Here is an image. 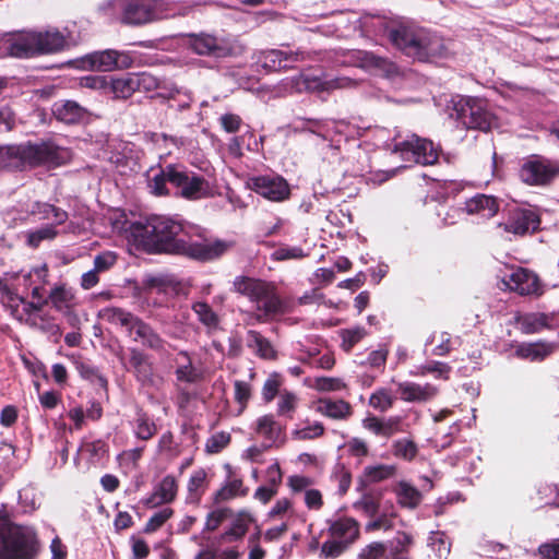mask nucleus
Segmentation results:
<instances>
[{
  "mask_svg": "<svg viewBox=\"0 0 559 559\" xmlns=\"http://www.w3.org/2000/svg\"><path fill=\"white\" fill-rule=\"evenodd\" d=\"M518 323L523 333L534 334L548 326V317L544 313H526L518 318Z\"/></svg>",
  "mask_w": 559,
  "mask_h": 559,
  "instance_id": "obj_36",
  "label": "nucleus"
},
{
  "mask_svg": "<svg viewBox=\"0 0 559 559\" xmlns=\"http://www.w3.org/2000/svg\"><path fill=\"white\" fill-rule=\"evenodd\" d=\"M358 85L356 80H353L347 76L335 78L331 80H325L320 84L321 90L323 91H332L338 88H354Z\"/></svg>",
  "mask_w": 559,
  "mask_h": 559,
  "instance_id": "obj_52",
  "label": "nucleus"
},
{
  "mask_svg": "<svg viewBox=\"0 0 559 559\" xmlns=\"http://www.w3.org/2000/svg\"><path fill=\"white\" fill-rule=\"evenodd\" d=\"M452 116L466 129L489 131L497 126L488 104L477 97H464L454 104Z\"/></svg>",
  "mask_w": 559,
  "mask_h": 559,
  "instance_id": "obj_5",
  "label": "nucleus"
},
{
  "mask_svg": "<svg viewBox=\"0 0 559 559\" xmlns=\"http://www.w3.org/2000/svg\"><path fill=\"white\" fill-rule=\"evenodd\" d=\"M9 157L17 158L21 163L29 166L59 165L66 158V151L52 142H27L9 146Z\"/></svg>",
  "mask_w": 559,
  "mask_h": 559,
  "instance_id": "obj_6",
  "label": "nucleus"
},
{
  "mask_svg": "<svg viewBox=\"0 0 559 559\" xmlns=\"http://www.w3.org/2000/svg\"><path fill=\"white\" fill-rule=\"evenodd\" d=\"M130 369L136 379L142 383H151L153 381V368L147 356L138 348L130 349L129 357Z\"/></svg>",
  "mask_w": 559,
  "mask_h": 559,
  "instance_id": "obj_23",
  "label": "nucleus"
},
{
  "mask_svg": "<svg viewBox=\"0 0 559 559\" xmlns=\"http://www.w3.org/2000/svg\"><path fill=\"white\" fill-rule=\"evenodd\" d=\"M402 418L400 416H392L382 420V436L389 438L394 433L402 432Z\"/></svg>",
  "mask_w": 559,
  "mask_h": 559,
  "instance_id": "obj_61",
  "label": "nucleus"
},
{
  "mask_svg": "<svg viewBox=\"0 0 559 559\" xmlns=\"http://www.w3.org/2000/svg\"><path fill=\"white\" fill-rule=\"evenodd\" d=\"M188 44L195 53L201 56L225 58L235 52L234 46L228 39L207 33L190 34Z\"/></svg>",
  "mask_w": 559,
  "mask_h": 559,
  "instance_id": "obj_9",
  "label": "nucleus"
},
{
  "mask_svg": "<svg viewBox=\"0 0 559 559\" xmlns=\"http://www.w3.org/2000/svg\"><path fill=\"white\" fill-rule=\"evenodd\" d=\"M74 295L71 289L67 288L64 285H59L50 290L47 299L56 310L62 311L70 307Z\"/></svg>",
  "mask_w": 559,
  "mask_h": 559,
  "instance_id": "obj_37",
  "label": "nucleus"
},
{
  "mask_svg": "<svg viewBox=\"0 0 559 559\" xmlns=\"http://www.w3.org/2000/svg\"><path fill=\"white\" fill-rule=\"evenodd\" d=\"M81 451L88 454L92 463H96L105 456L107 453V447L105 442L96 440L84 443L81 448Z\"/></svg>",
  "mask_w": 559,
  "mask_h": 559,
  "instance_id": "obj_47",
  "label": "nucleus"
},
{
  "mask_svg": "<svg viewBox=\"0 0 559 559\" xmlns=\"http://www.w3.org/2000/svg\"><path fill=\"white\" fill-rule=\"evenodd\" d=\"M395 401L391 391L386 388L376 390L369 397V405L379 412L390 409Z\"/></svg>",
  "mask_w": 559,
  "mask_h": 559,
  "instance_id": "obj_40",
  "label": "nucleus"
},
{
  "mask_svg": "<svg viewBox=\"0 0 559 559\" xmlns=\"http://www.w3.org/2000/svg\"><path fill=\"white\" fill-rule=\"evenodd\" d=\"M346 543H343L341 540H328L323 543L321 547V555L325 558H336L338 557L347 547Z\"/></svg>",
  "mask_w": 559,
  "mask_h": 559,
  "instance_id": "obj_57",
  "label": "nucleus"
},
{
  "mask_svg": "<svg viewBox=\"0 0 559 559\" xmlns=\"http://www.w3.org/2000/svg\"><path fill=\"white\" fill-rule=\"evenodd\" d=\"M178 485L176 478L171 475H167L155 486L153 493L147 498L145 504L154 508L159 504L169 503L175 500Z\"/></svg>",
  "mask_w": 559,
  "mask_h": 559,
  "instance_id": "obj_20",
  "label": "nucleus"
},
{
  "mask_svg": "<svg viewBox=\"0 0 559 559\" xmlns=\"http://www.w3.org/2000/svg\"><path fill=\"white\" fill-rule=\"evenodd\" d=\"M314 388L318 391H338L344 388V383L338 378L320 377L316 379Z\"/></svg>",
  "mask_w": 559,
  "mask_h": 559,
  "instance_id": "obj_59",
  "label": "nucleus"
},
{
  "mask_svg": "<svg viewBox=\"0 0 559 559\" xmlns=\"http://www.w3.org/2000/svg\"><path fill=\"white\" fill-rule=\"evenodd\" d=\"M499 205L496 198L486 194H477L465 203L468 214H478L481 217L490 218L498 212Z\"/></svg>",
  "mask_w": 559,
  "mask_h": 559,
  "instance_id": "obj_24",
  "label": "nucleus"
},
{
  "mask_svg": "<svg viewBox=\"0 0 559 559\" xmlns=\"http://www.w3.org/2000/svg\"><path fill=\"white\" fill-rule=\"evenodd\" d=\"M37 36L39 55L56 52L66 44L64 37L58 31L37 32Z\"/></svg>",
  "mask_w": 559,
  "mask_h": 559,
  "instance_id": "obj_34",
  "label": "nucleus"
},
{
  "mask_svg": "<svg viewBox=\"0 0 559 559\" xmlns=\"http://www.w3.org/2000/svg\"><path fill=\"white\" fill-rule=\"evenodd\" d=\"M350 62L353 66L366 70H378L386 76H392L397 72L396 66L393 62L365 50L353 51L350 53Z\"/></svg>",
  "mask_w": 559,
  "mask_h": 559,
  "instance_id": "obj_17",
  "label": "nucleus"
},
{
  "mask_svg": "<svg viewBox=\"0 0 559 559\" xmlns=\"http://www.w3.org/2000/svg\"><path fill=\"white\" fill-rule=\"evenodd\" d=\"M136 91L151 92L159 86V81L154 75L143 72L134 74Z\"/></svg>",
  "mask_w": 559,
  "mask_h": 559,
  "instance_id": "obj_53",
  "label": "nucleus"
},
{
  "mask_svg": "<svg viewBox=\"0 0 559 559\" xmlns=\"http://www.w3.org/2000/svg\"><path fill=\"white\" fill-rule=\"evenodd\" d=\"M324 432V428L321 423H316L313 425L307 426L301 429H297L294 431V436L298 440L313 439L322 436Z\"/></svg>",
  "mask_w": 559,
  "mask_h": 559,
  "instance_id": "obj_58",
  "label": "nucleus"
},
{
  "mask_svg": "<svg viewBox=\"0 0 559 559\" xmlns=\"http://www.w3.org/2000/svg\"><path fill=\"white\" fill-rule=\"evenodd\" d=\"M55 117L67 124L81 122L87 115V110L73 100L55 103L52 107Z\"/></svg>",
  "mask_w": 559,
  "mask_h": 559,
  "instance_id": "obj_22",
  "label": "nucleus"
},
{
  "mask_svg": "<svg viewBox=\"0 0 559 559\" xmlns=\"http://www.w3.org/2000/svg\"><path fill=\"white\" fill-rule=\"evenodd\" d=\"M238 495H246V491L242 490V481L240 479H233L216 491L214 499L216 502H222L233 499Z\"/></svg>",
  "mask_w": 559,
  "mask_h": 559,
  "instance_id": "obj_44",
  "label": "nucleus"
},
{
  "mask_svg": "<svg viewBox=\"0 0 559 559\" xmlns=\"http://www.w3.org/2000/svg\"><path fill=\"white\" fill-rule=\"evenodd\" d=\"M109 4L120 12V22L126 25L140 26L162 17L157 0H112Z\"/></svg>",
  "mask_w": 559,
  "mask_h": 559,
  "instance_id": "obj_7",
  "label": "nucleus"
},
{
  "mask_svg": "<svg viewBox=\"0 0 559 559\" xmlns=\"http://www.w3.org/2000/svg\"><path fill=\"white\" fill-rule=\"evenodd\" d=\"M385 552V546L382 543L374 542L366 546L358 556V559H379Z\"/></svg>",
  "mask_w": 559,
  "mask_h": 559,
  "instance_id": "obj_62",
  "label": "nucleus"
},
{
  "mask_svg": "<svg viewBox=\"0 0 559 559\" xmlns=\"http://www.w3.org/2000/svg\"><path fill=\"white\" fill-rule=\"evenodd\" d=\"M307 58L308 53L300 49L295 51L269 49L259 53L258 62H260L264 69L270 71H281L293 68V66L288 63L300 62Z\"/></svg>",
  "mask_w": 559,
  "mask_h": 559,
  "instance_id": "obj_12",
  "label": "nucleus"
},
{
  "mask_svg": "<svg viewBox=\"0 0 559 559\" xmlns=\"http://www.w3.org/2000/svg\"><path fill=\"white\" fill-rule=\"evenodd\" d=\"M281 380L277 374L270 376L263 384L262 396L266 403L273 401L276 394L280 395Z\"/></svg>",
  "mask_w": 559,
  "mask_h": 559,
  "instance_id": "obj_54",
  "label": "nucleus"
},
{
  "mask_svg": "<svg viewBox=\"0 0 559 559\" xmlns=\"http://www.w3.org/2000/svg\"><path fill=\"white\" fill-rule=\"evenodd\" d=\"M392 452L396 457L409 462L413 461L418 454V448L413 440L404 438L393 442Z\"/></svg>",
  "mask_w": 559,
  "mask_h": 559,
  "instance_id": "obj_41",
  "label": "nucleus"
},
{
  "mask_svg": "<svg viewBox=\"0 0 559 559\" xmlns=\"http://www.w3.org/2000/svg\"><path fill=\"white\" fill-rule=\"evenodd\" d=\"M192 310L197 314L199 321L209 329H215L218 325V316L214 312L210 305L203 301H197L192 305Z\"/></svg>",
  "mask_w": 559,
  "mask_h": 559,
  "instance_id": "obj_38",
  "label": "nucleus"
},
{
  "mask_svg": "<svg viewBox=\"0 0 559 559\" xmlns=\"http://www.w3.org/2000/svg\"><path fill=\"white\" fill-rule=\"evenodd\" d=\"M247 344L259 357L263 359L275 358V350L271 342L265 338L261 333L250 330L247 333Z\"/></svg>",
  "mask_w": 559,
  "mask_h": 559,
  "instance_id": "obj_30",
  "label": "nucleus"
},
{
  "mask_svg": "<svg viewBox=\"0 0 559 559\" xmlns=\"http://www.w3.org/2000/svg\"><path fill=\"white\" fill-rule=\"evenodd\" d=\"M192 231V227H185L164 215H151L131 225L133 237L150 251L181 254L201 261L216 259L226 251L225 242L206 240Z\"/></svg>",
  "mask_w": 559,
  "mask_h": 559,
  "instance_id": "obj_1",
  "label": "nucleus"
},
{
  "mask_svg": "<svg viewBox=\"0 0 559 559\" xmlns=\"http://www.w3.org/2000/svg\"><path fill=\"white\" fill-rule=\"evenodd\" d=\"M56 235L57 231L53 226H45L37 230L31 231L27 236V243L31 247L36 248L43 240L53 239Z\"/></svg>",
  "mask_w": 559,
  "mask_h": 559,
  "instance_id": "obj_50",
  "label": "nucleus"
},
{
  "mask_svg": "<svg viewBox=\"0 0 559 559\" xmlns=\"http://www.w3.org/2000/svg\"><path fill=\"white\" fill-rule=\"evenodd\" d=\"M207 487V474L203 468L194 471L187 485V502L199 503Z\"/></svg>",
  "mask_w": 559,
  "mask_h": 559,
  "instance_id": "obj_29",
  "label": "nucleus"
},
{
  "mask_svg": "<svg viewBox=\"0 0 559 559\" xmlns=\"http://www.w3.org/2000/svg\"><path fill=\"white\" fill-rule=\"evenodd\" d=\"M174 511L170 508H164L154 513L145 524L144 532L153 533L164 525V523L171 518Z\"/></svg>",
  "mask_w": 559,
  "mask_h": 559,
  "instance_id": "obj_48",
  "label": "nucleus"
},
{
  "mask_svg": "<svg viewBox=\"0 0 559 559\" xmlns=\"http://www.w3.org/2000/svg\"><path fill=\"white\" fill-rule=\"evenodd\" d=\"M520 176L528 185H546L556 176V170L548 162L534 159L522 166Z\"/></svg>",
  "mask_w": 559,
  "mask_h": 559,
  "instance_id": "obj_18",
  "label": "nucleus"
},
{
  "mask_svg": "<svg viewBox=\"0 0 559 559\" xmlns=\"http://www.w3.org/2000/svg\"><path fill=\"white\" fill-rule=\"evenodd\" d=\"M229 509H217L212 511L207 514L204 528L211 532L215 531L221 525V523L229 516Z\"/></svg>",
  "mask_w": 559,
  "mask_h": 559,
  "instance_id": "obj_56",
  "label": "nucleus"
},
{
  "mask_svg": "<svg viewBox=\"0 0 559 559\" xmlns=\"http://www.w3.org/2000/svg\"><path fill=\"white\" fill-rule=\"evenodd\" d=\"M397 392L402 401L407 403H427L439 393V388L432 383H416L404 381L397 383Z\"/></svg>",
  "mask_w": 559,
  "mask_h": 559,
  "instance_id": "obj_15",
  "label": "nucleus"
},
{
  "mask_svg": "<svg viewBox=\"0 0 559 559\" xmlns=\"http://www.w3.org/2000/svg\"><path fill=\"white\" fill-rule=\"evenodd\" d=\"M316 411L333 419H346L352 415L350 404L343 400L332 401L330 399H320L317 403Z\"/></svg>",
  "mask_w": 559,
  "mask_h": 559,
  "instance_id": "obj_27",
  "label": "nucleus"
},
{
  "mask_svg": "<svg viewBox=\"0 0 559 559\" xmlns=\"http://www.w3.org/2000/svg\"><path fill=\"white\" fill-rule=\"evenodd\" d=\"M156 431L155 425L150 423L145 416H140L136 419L135 435L142 440L151 439Z\"/></svg>",
  "mask_w": 559,
  "mask_h": 559,
  "instance_id": "obj_55",
  "label": "nucleus"
},
{
  "mask_svg": "<svg viewBox=\"0 0 559 559\" xmlns=\"http://www.w3.org/2000/svg\"><path fill=\"white\" fill-rule=\"evenodd\" d=\"M503 284L513 292L520 295H532L539 293V281L535 273L519 267L510 275L503 277Z\"/></svg>",
  "mask_w": 559,
  "mask_h": 559,
  "instance_id": "obj_16",
  "label": "nucleus"
},
{
  "mask_svg": "<svg viewBox=\"0 0 559 559\" xmlns=\"http://www.w3.org/2000/svg\"><path fill=\"white\" fill-rule=\"evenodd\" d=\"M152 176L148 177L147 188L150 192L154 195L160 197L168 194L167 182L173 185V179L170 178L173 174L177 173V167L174 165H167L166 167L157 168L156 170L152 169Z\"/></svg>",
  "mask_w": 559,
  "mask_h": 559,
  "instance_id": "obj_26",
  "label": "nucleus"
},
{
  "mask_svg": "<svg viewBox=\"0 0 559 559\" xmlns=\"http://www.w3.org/2000/svg\"><path fill=\"white\" fill-rule=\"evenodd\" d=\"M388 36L404 55L418 61H431L448 51L443 38L424 27L400 25L391 28Z\"/></svg>",
  "mask_w": 559,
  "mask_h": 559,
  "instance_id": "obj_2",
  "label": "nucleus"
},
{
  "mask_svg": "<svg viewBox=\"0 0 559 559\" xmlns=\"http://www.w3.org/2000/svg\"><path fill=\"white\" fill-rule=\"evenodd\" d=\"M540 224L538 214L531 209L516 207L509 212L507 222L499 224L507 233L523 236L534 233Z\"/></svg>",
  "mask_w": 559,
  "mask_h": 559,
  "instance_id": "obj_11",
  "label": "nucleus"
},
{
  "mask_svg": "<svg viewBox=\"0 0 559 559\" xmlns=\"http://www.w3.org/2000/svg\"><path fill=\"white\" fill-rule=\"evenodd\" d=\"M366 335V330L361 326L346 329L341 331L342 348L349 352Z\"/></svg>",
  "mask_w": 559,
  "mask_h": 559,
  "instance_id": "obj_46",
  "label": "nucleus"
},
{
  "mask_svg": "<svg viewBox=\"0 0 559 559\" xmlns=\"http://www.w3.org/2000/svg\"><path fill=\"white\" fill-rule=\"evenodd\" d=\"M132 60L124 53L114 49H106L103 51H95L87 55L84 63L90 70L108 72L119 68L130 67Z\"/></svg>",
  "mask_w": 559,
  "mask_h": 559,
  "instance_id": "obj_10",
  "label": "nucleus"
},
{
  "mask_svg": "<svg viewBox=\"0 0 559 559\" xmlns=\"http://www.w3.org/2000/svg\"><path fill=\"white\" fill-rule=\"evenodd\" d=\"M556 347V344L546 342L523 343L516 347L515 355L522 359L539 361L554 353Z\"/></svg>",
  "mask_w": 559,
  "mask_h": 559,
  "instance_id": "obj_25",
  "label": "nucleus"
},
{
  "mask_svg": "<svg viewBox=\"0 0 559 559\" xmlns=\"http://www.w3.org/2000/svg\"><path fill=\"white\" fill-rule=\"evenodd\" d=\"M330 533L334 538L349 545L358 537V523L350 518L340 519L331 524Z\"/></svg>",
  "mask_w": 559,
  "mask_h": 559,
  "instance_id": "obj_28",
  "label": "nucleus"
},
{
  "mask_svg": "<svg viewBox=\"0 0 559 559\" xmlns=\"http://www.w3.org/2000/svg\"><path fill=\"white\" fill-rule=\"evenodd\" d=\"M173 185L180 191L179 194L188 200L202 199L207 194L209 185L203 177L189 175L177 167V173L170 177Z\"/></svg>",
  "mask_w": 559,
  "mask_h": 559,
  "instance_id": "obj_13",
  "label": "nucleus"
},
{
  "mask_svg": "<svg viewBox=\"0 0 559 559\" xmlns=\"http://www.w3.org/2000/svg\"><path fill=\"white\" fill-rule=\"evenodd\" d=\"M98 318L126 330L132 341L155 352L165 349L166 341L145 321L138 316L118 307H106L99 310Z\"/></svg>",
  "mask_w": 559,
  "mask_h": 559,
  "instance_id": "obj_4",
  "label": "nucleus"
},
{
  "mask_svg": "<svg viewBox=\"0 0 559 559\" xmlns=\"http://www.w3.org/2000/svg\"><path fill=\"white\" fill-rule=\"evenodd\" d=\"M396 467L394 465H374L366 466L364 469V476L369 483H379L384 479L391 478L395 475Z\"/></svg>",
  "mask_w": 559,
  "mask_h": 559,
  "instance_id": "obj_39",
  "label": "nucleus"
},
{
  "mask_svg": "<svg viewBox=\"0 0 559 559\" xmlns=\"http://www.w3.org/2000/svg\"><path fill=\"white\" fill-rule=\"evenodd\" d=\"M136 91L134 74H126L120 78H109L108 92L116 98H128Z\"/></svg>",
  "mask_w": 559,
  "mask_h": 559,
  "instance_id": "obj_33",
  "label": "nucleus"
},
{
  "mask_svg": "<svg viewBox=\"0 0 559 559\" xmlns=\"http://www.w3.org/2000/svg\"><path fill=\"white\" fill-rule=\"evenodd\" d=\"M297 406V396L287 390H283L280 392L278 403H277V413L281 416H288L292 418L293 413L295 412Z\"/></svg>",
  "mask_w": 559,
  "mask_h": 559,
  "instance_id": "obj_43",
  "label": "nucleus"
},
{
  "mask_svg": "<svg viewBox=\"0 0 559 559\" xmlns=\"http://www.w3.org/2000/svg\"><path fill=\"white\" fill-rule=\"evenodd\" d=\"M234 287L237 293L248 297L255 305L258 321L265 322L287 311L286 304L271 283L251 277H237Z\"/></svg>",
  "mask_w": 559,
  "mask_h": 559,
  "instance_id": "obj_3",
  "label": "nucleus"
},
{
  "mask_svg": "<svg viewBox=\"0 0 559 559\" xmlns=\"http://www.w3.org/2000/svg\"><path fill=\"white\" fill-rule=\"evenodd\" d=\"M397 502L408 509H415L421 502V492L408 484L407 481H400L395 488Z\"/></svg>",
  "mask_w": 559,
  "mask_h": 559,
  "instance_id": "obj_31",
  "label": "nucleus"
},
{
  "mask_svg": "<svg viewBox=\"0 0 559 559\" xmlns=\"http://www.w3.org/2000/svg\"><path fill=\"white\" fill-rule=\"evenodd\" d=\"M37 32H22L14 35L9 43V53L16 58L39 55Z\"/></svg>",
  "mask_w": 559,
  "mask_h": 559,
  "instance_id": "obj_19",
  "label": "nucleus"
},
{
  "mask_svg": "<svg viewBox=\"0 0 559 559\" xmlns=\"http://www.w3.org/2000/svg\"><path fill=\"white\" fill-rule=\"evenodd\" d=\"M538 554L544 559H559V538L542 544Z\"/></svg>",
  "mask_w": 559,
  "mask_h": 559,
  "instance_id": "obj_64",
  "label": "nucleus"
},
{
  "mask_svg": "<svg viewBox=\"0 0 559 559\" xmlns=\"http://www.w3.org/2000/svg\"><path fill=\"white\" fill-rule=\"evenodd\" d=\"M250 522V515L240 513L233 521L231 526L219 536L218 543H233L241 539L246 535Z\"/></svg>",
  "mask_w": 559,
  "mask_h": 559,
  "instance_id": "obj_32",
  "label": "nucleus"
},
{
  "mask_svg": "<svg viewBox=\"0 0 559 559\" xmlns=\"http://www.w3.org/2000/svg\"><path fill=\"white\" fill-rule=\"evenodd\" d=\"M117 257L112 252H103L95 257L94 269L98 272L109 270L116 263Z\"/></svg>",
  "mask_w": 559,
  "mask_h": 559,
  "instance_id": "obj_63",
  "label": "nucleus"
},
{
  "mask_svg": "<svg viewBox=\"0 0 559 559\" xmlns=\"http://www.w3.org/2000/svg\"><path fill=\"white\" fill-rule=\"evenodd\" d=\"M230 442V435L227 432H217L207 439L205 449L209 453H218Z\"/></svg>",
  "mask_w": 559,
  "mask_h": 559,
  "instance_id": "obj_51",
  "label": "nucleus"
},
{
  "mask_svg": "<svg viewBox=\"0 0 559 559\" xmlns=\"http://www.w3.org/2000/svg\"><path fill=\"white\" fill-rule=\"evenodd\" d=\"M273 259L277 261H285V260H298L307 257V253L304 252L302 248L298 246L289 247V246H283L276 249L273 252Z\"/></svg>",
  "mask_w": 559,
  "mask_h": 559,
  "instance_id": "obj_49",
  "label": "nucleus"
},
{
  "mask_svg": "<svg viewBox=\"0 0 559 559\" xmlns=\"http://www.w3.org/2000/svg\"><path fill=\"white\" fill-rule=\"evenodd\" d=\"M48 277V269L47 266L40 265L37 267L32 269V271L24 276V281L28 282L29 285H39L43 286L47 283Z\"/></svg>",
  "mask_w": 559,
  "mask_h": 559,
  "instance_id": "obj_60",
  "label": "nucleus"
},
{
  "mask_svg": "<svg viewBox=\"0 0 559 559\" xmlns=\"http://www.w3.org/2000/svg\"><path fill=\"white\" fill-rule=\"evenodd\" d=\"M176 361L175 376L177 381L192 384L203 380L202 370L193 365L191 356L187 350H180Z\"/></svg>",
  "mask_w": 559,
  "mask_h": 559,
  "instance_id": "obj_21",
  "label": "nucleus"
},
{
  "mask_svg": "<svg viewBox=\"0 0 559 559\" xmlns=\"http://www.w3.org/2000/svg\"><path fill=\"white\" fill-rule=\"evenodd\" d=\"M255 431L272 444L280 439L282 426L275 421L272 415H264L257 420Z\"/></svg>",
  "mask_w": 559,
  "mask_h": 559,
  "instance_id": "obj_35",
  "label": "nucleus"
},
{
  "mask_svg": "<svg viewBox=\"0 0 559 559\" xmlns=\"http://www.w3.org/2000/svg\"><path fill=\"white\" fill-rule=\"evenodd\" d=\"M451 367L442 361H430L420 367H418L417 374L425 376L427 373L435 374L436 378H440L443 380L449 379Z\"/></svg>",
  "mask_w": 559,
  "mask_h": 559,
  "instance_id": "obj_45",
  "label": "nucleus"
},
{
  "mask_svg": "<svg viewBox=\"0 0 559 559\" xmlns=\"http://www.w3.org/2000/svg\"><path fill=\"white\" fill-rule=\"evenodd\" d=\"M429 546L441 559H447L451 551V542L442 532H431L429 536Z\"/></svg>",
  "mask_w": 559,
  "mask_h": 559,
  "instance_id": "obj_42",
  "label": "nucleus"
},
{
  "mask_svg": "<svg viewBox=\"0 0 559 559\" xmlns=\"http://www.w3.org/2000/svg\"><path fill=\"white\" fill-rule=\"evenodd\" d=\"M393 153H399L403 160L423 165H433L439 158L438 147L430 140L416 134L395 143Z\"/></svg>",
  "mask_w": 559,
  "mask_h": 559,
  "instance_id": "obj_8",
  "label": "nucleus"
},
{
  "mask_svg": "<svg viewBox=\"0 0 559 559\" xmlns=\"http://www.w3.org/2000/svg\"><path fill=\"white\" fill-rule=\"evenodd\" d=\"M252 189L263 198L280 202L289 197V186L280 176H259L251 180Z\"/></svg>",
  "mask_w": 559,
  "mask_h": 559,
  "instance_id": "obj_14",
  "label": "nucleus"
}]
</instances>
